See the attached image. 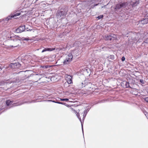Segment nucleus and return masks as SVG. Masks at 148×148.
<instances>
[{"label": "nucleus", "mask_w": 148, "mask_h": 148, "mask_svg": "<svg viewBox=\"0 0 148 148\" xmlns=\"http://www.w3.org/2000/svg\"><path fill=\"white\" fill-rule=\"evenodd\" d=\"M25 14H23V12L22 11H18L17 12H15L13 14H10L8 17L6 18L5 20L4 19L0 20V23L3 24V23L4 21H7L11 19V18H16V17L20 15H21L22 16H23Z\"/></svg>", "instance_id": "obj_1"}, {"label": "nucleus", "mask_w": 148, "mask_h": 148, "mask_svg": "<svg viewBox=\"0 0 148 148\" xmlns=\"http://www.w3.org/2000/svg\"><path fill=\"white\" fill-rule=\"evenodd\" d=\"M103 38L105 40H114L117 39V36L114 34H112L110 35H107L104 37Z\"/></svg>", "instance_id": "obj_2"}, {"label": "nucleus", "mask_w": 148, "mask_h": 148, "mask_svg": "<svg viewBox=\"0 0 148 148\" xmlns=\"http://www.w3.org/2000/svg\"><path fill=\"white\" fill-rule=\"evenodd\" d=\"M66 12L64 11H58L57 13V17L58 18L59 20H60L65 17Z\"/></svg>", "instance_id": "obj_3"}, {"label": "nucleus", "mask_w": 148, "mask_h": 148, "mask_svg": "<svg viewBox=\"0 0 148 148\" xmlns=\"http://www.w3.org/2000/svg\"><path fill=\"white\" fill-rule=\"evenodd\" d=\"M73 58V56L71 53L69 54L66 57V59L64 61V63L66 64L71 61Z\"/></svg>", "instance_id": "obj_4"}, {"label": "nucleus", "mask_w": 148, "mask_h": 148, "mask_svg": "<svg viewBox=\"0 0 148 148\" xmlns=\"http://www.w3.org/2000/svg\"><path fill=\"white\" fill-rule=\"evenodd\" d=\"M65 78L67 81V82L65 83V85H66L68 84H69L72 83V77L71 76L66 75L65 76Z\"/></svg>", "instance_id": "obj_5"}, {"label": "nucleus", "mask_w": 148, "mask_h": 148, "mask_svg": "<svg viewBox=\"0 0 148 148\" xmlns=\"http://www.w3.org/2000/svg\"><path fill=\"white\" fill-rule=\"evenodd\" d=\"M10 66V67L13 69L18 68L21 66V64L18 63H11Z\"/></svg>", "instance_id": "obj_6"}, {"label": "nucleus", "mask_w": 148, "mask_h": 148, "mask_svg": "<svg viewBox=\"0 0 148 148\" xmlns=\"http://www.w3.org/2000/svg\"><path fill=\"white\" fill-rule=\"evenodd\" d=\"M25 29V25L20 26L16 30V32L17 33H21L24 31Z\"/></svg>", "instance_id": "obj_7"}, {"label": "nucleus", "mask_w": 148, "mask_h": 148, "mask_svg": "<svg viewBox=\"0 0 148 148\" xmlns=\"http://www.w3.org/2000/svg\"><path fill=\"white\" fill-rule=\"evenodd\" d=\"M96 0H92L90 1L89 5V6L90 8H93L95 6L98 5L99 3L95 4V1Z\"/></svg>", "instance_id": "obj_8"}, {"label": "nucleus", "mask_w": 148, "mask_h": 148, "mask_svg": "<svg viewBox=\"0 0 148 148\" xmlns=\"http://www.w3.org/2000/svg\"><path fill=\"white\" fill-rule=\"evenodd\" d=\"M125 5V3H122L121 4H118L116 5L115 10L119 9L122 7H124Z\"/></svg>", "instance_id": "obj_9"}, {"label": "nucleus", "mask_w": 148, "mask_h": 148, "mask_svg": "<svg viewBox=\"0 0 148 148\" xmlns=\"http://www.w3.org/2000/svg\"><path fill=\"white\" fill-rule=\"evenodd\" d=\"M148 23V18H145L139 22V23L142 24H145Z\"/></svg>", "instance_id": "obj_10"}, {"label": "nucleus", "mask_w": 148, "mask_h": 148, "mask_svg": "<svg viewBox=\"0 0 148 148\" xmlns=\"http://www.w3.org/2000/svg\"><path fill=\"white\" fill-rule=\"evenodd\" d=\"M51 66L49 65H41L40 67L44 69H46L48 68H50Z\"/></svg>", "instance_id": "obj_11"}, {"label": "nucleus", "mask_w": 148, "mask_h": 148, "mask_svg": "<svg viewBox=\"0 0 148 148\" xmlns=\"http://www.w3.org/2000/svg\"><path fill=\"white\" fill-rule=\"evenodd\" d=\"M13 102V101L10 100H7L6 102V105L7 106L10 105Z\"/></svg>", "instance_id": "obj_12"}, {"label": "nucleus", "mask_w": 148, "mask_h": 148, "mask_svg": "<svg viewBox=\"0 0 148 148\" xmlns=\"http://www.w3.org/2000/svg\"><path fill=\"white\" fill-rule=\"evenodd\" d=\"M139 0H136L134 2H133V3H131V4L133 6H135L137 5L139 3Z\"/></svg>", "instance_id": "obj_13"}, {"label": "nucleus", "mask_w": 148, "mask_h": 148, "mask_svg": "<svg viewBox=\"0 0 148 148\" xmlns=\"http://www.w3.org/2000/svg\"><path fill=\"white\" fill-rule=\"evenodd\" d=\"M88 111L87 110H85L84 112V114L83 115V119H84L86 116V114L88 112Z\"/></svg>", "instance_id": "obj_14"}, {"label": "nucleus", "mask_w": 148, "mask_h": 148, "mask_svg": "<svg viewBox=\"0 0 148 148\" xmlns=\"http://www.w3.org/2000/svg\"><path fill=\"white\" fill-rule=\"evenodd\" d=\"M21 40H26V41H28L29 40H30V39H29V38L28 37H22L21 38Z\"/></svg>", "instance_id": "obj_15"}, {"label": "nucleus", "mask_w": 148, "mask_h": 148, "mask_svg": "<svg viewBox=\"0 0 148 148\" xmlns=\"http://www.w3.org/2000/svg\"><path fill=\"white\" fill-rule=\"evenodd\" d=\"M108 58L109 59H110L112 60H113L114 59V56L113 55H110V56H109L108 57Z\"/></svg>", "instance_id": "obj_16"}, {"label": "nucleus", "mask_w": 148, "mask_h": 148, "mask_svg": "<svg viewBox=\"0 0 148 148\" xmlns=\"http://www.w3.org/2000/svg\"><path fill=\"white\" fill-rule=\"evenodd\" d=\"M60 99L61 101H69V99H67V98H66V99L60 98Z\"/></svg>", "instance_id": "obj_17"}, {"label": "nucleus", "mask_w": 148, "mask_h": 148, "mask_svg": "<svg viewBox=\"0 0 148 148\" xmlns=\"http://www.w3.org/2000/svg\"><path fill=\"white\" fill-rule=\"evenodd\" d=\"M50 49L49 48H45L42 51V52L43 53L46 51H49Z\"/></svg>", "instance_id": "obj_18"}, {"label": "nucleus", "mask_w": 148, "mask_h": 148, "mask_svg": "<svg viewBox=\"0 0 148 148\" xmlns=\"http://www.w3.org/2000/svg\"><path fill=\"white\" fill-rule=\"evenodd\" d=\"M103 17V15H100V16H98L97 17V18H98V19H100L102 18Z\"/></svg>", "instance_id": "obj_19"}, {"label": "nucleus", "mask_w": 148, "mask_h": 148, "mask_svg": "<svg viewBox=\"0 0 148 148\" xmlns=\"http://www.w3.org/2000/svg\"><path fill=\"white\" fill-rule=\"evenodd\" d=\"M140 83L142 84H144L145 82L143 79H140Z\"/></svg>", "instance_id": "obj_20"}, {"label": "nucleus", "mask_w": 148, "mask_h": 148, "mask_svg": "<svg viewBox=\"0 0 148 148\" xmlns=\"http://www.w3.org/2000/svg\"><path fill=\"white\" fill-rule=\"evenodd\" d=\"M126 86L127 87H130V84L129 82H125Z\"/></svg>", "instance_id": "obj_21"}, {"label": "nucleus", "mask_w": 148, "mask_h": 148, "mask_svg": "<svg viewBox=\"0 0 148 148\" xmlns=\"http://www.w3.org/2000/svg\"><path fill=\"white\" fill-rule=\"evenodd\" d=\"M144 43H148V38H147L146 40H145L144 42L142 43V45H143Z\"/></svg>", "instance_id": "obj_22"}, {"label": "nucleus", "mask_w": 148, "mask_h": 148, "mask_svg": "<svg viewBox=\"0 0 148 148\" xmlns=\"http://www.w3.org/2000/svg\"><path fill=\"white\" fill-rule=\"evenodd\" d=\"M143 99L145 101L148 102V97H144Z\"/></svg>", "instance_id": "obj_23"}, {"label": "nucleus", "mask_w": 148, "mask_h": 148, "mask_svg": "<svg viewBox=\"0 0 148 148\" xmlns=\"http://www.w3.org/2000/svg\"><path fill=\"white\" fill-rule=\"evenodd\" d=\"M76 115H77V117L79 119H81V118L79 116V113H77V114H76Z\"/></svg>", "instance_id": "obj_24"}, {"label": "nucleus", "mask_w": 148, "mask_h": 148, "mask_svg": "<svg viewBox=\"0 0 148 148\" xmlns=\"http://www.w3.org/2000/svg\"><path fill=\"white\" fill-rule=\"evenodd\" d=\"M125 60V58L124 57H123L122 58V60L123 61Z\"/></svg>", "instance_id": "obj_25"}, {"label": "nucleus", "mask_w": 148, "mask_h": 148, "mask_svg": "<svg viewBox=\"0 0 148 148\" xmlns=\"http://www.w3.org/2000/svg\"><path fill=\"white\" fill-rule=\"evenodd\" d=\"M58 103L60 104H63V105H64L65 104V103H63V102H59V103Z\"/></svg>", "instance_id": "obj_26"}, {"label": "nucleus", "mask_w": 148, "mask_h": 148, "mask_svg": "<svg viewBox=\"0 0 148 148\" xmlns=\"http://www.w3.org/2000/svg\"><path fill=\"white\" fill-rule=\"evenodd\" d=\"M133 35L134 36H135V35H136V34H134L132 33V32L131 33V35Z\"/></svg>", "instance_id": "obj_27"}, {"label": "nucleus", "mask_w": 148, "mask_h": 148, "mask_svg": "<svg viewBox=\"0 0 148 148\" xmlns=\"http://www.w3.org/2000/svg\"><path fill=\"white\" fill-rule=\"evenodd\" d=\"M81 124H82V131H83V125H82V123H81Z\"/></svg>", "instance_id": "obj_28"}, {"label": "nucleus", "mask_w": 148, "mask_h": 148, "mask_svg": "<svg viewBox=\"0 0 148 148\" xmlns=\"http://www.w3.org/2000/svg\"><path fill=\"white\" fill-rule=\"evenodd\" d=\"M55 103H59V102H58V101H56V102H55Z\"/></svg>", "instance_id": "obj_29"}, {"label": "nucleus", "mask_w": 148, "mask_h": 148, "mask_svg": "<svg viewBox=\"0 0 148 148\" xmlns=\"http://www.w3.org/2000/svg\"><path fill=\"white\" fill-rule=\"evenodd\" d=\"M3 108H2V107H0V110H1Z\"/></svg>", "instance_id": "obj_30"}, {"label": "nucleus", "mask_w": 148, "mask_h": 148, "mask_svg": "<svg viewBox=\"0 0 148 148\" xmlns=\"http://www.w3.org/2000/svg\"><path fill=\"white\" fill-rule=\"evenodd\" d=\"M47 101H51V100H48Z\"/></svg>", "instance_id": "obj_31"}, {"label": "nucleus", "mask_w": 148, "mask_h": 148, "mask_svg": "<svg viewBox=\"0 0 148 148\" xmlns=\"http://www.w3.org/2000/svg\"><path fill=\"white\" fill-rule=\"evenodd\" d=\"M53 102L55 103V102H56V101H53Z\"/></svg>", "instance_id": "obj_32"}, {"label": "nucleus", "mask_w": 148, "mask_h": 148, "mask_svg": "<svg viewBox=\"0 0 148 148\" xmlns=\"http://www.w3.org/2000/svg\"><path fill=\"white\" fill-rule=\"evenodd\" d=\"M132 38H133V39H133V40H134V38H133L132 37Z\"/></svg>", "instance_id": "obj_33"}, {"label": "nucleus", "mask_w": 148, "mask_h": 148, "mask_svg": "<svg viewBox=\"0 0 148 148\" xmlns=\"http://www.w3.org/2000/svg\"><path fill=\"white\" fill-rule=\"evenodd\" d=\"M79 119L80 120V121H81V119ZM81 122H82V121H81Z\"/></svg>", "instance_id": "obj_34"}, {"label": "nucleus", "mask_w": 148, "mask_h": 148, "mask_svg": "<svg viewBox=\"0 0 148 148\" xmlns=\"http://www.w3.org/2000/svg\"><path fill=\"white\" fill-rule=\"evenodd\" d=\"M74 111H75V112H76V113H77V112H76L75 110H74Z\"/></svg>", "instance_id": "obj_35"}, {"label": "nucleus", "mask_w": 148, "mask_h": 148, "mask_svg": "<svg viewBox=\"0 0 148 148\" xmlns=\"http://www.w3.org/2000/svg\"><path fill=\"white\" fill-rule=\"evenodd\" d=\"M41 75H39V76H40Z\"/></svg>", "instance_id": "obj_36"}, {"label": "nucleus", "mask_w": 148, "mask_h": 148, "mask_svg": "<svg viewBox=\"0 0 148 148\" xmlns=\"http://www.w3.org/2000/svg\"><path fill=\"white\" fill-rule=\"evenodd\" d=\"M36 75H37V74H36Z\"/></svg>", "instance_id": "obj_37"}]
</instances>
